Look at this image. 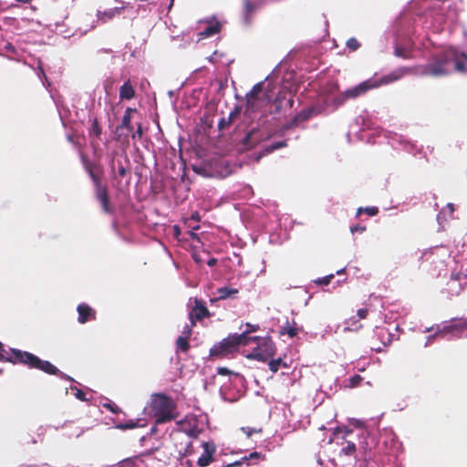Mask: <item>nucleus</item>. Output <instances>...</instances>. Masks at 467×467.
<instances>
[{
    "mask_svg": "<svg viewBox=\"0 0 467 467\" xmlns=\"http://www.w3.org/2000/svg\"><path fill=\"white\" fill-rule=\"evenodd\" d=\"M451 64L454 65V70L462 74H467V54L454 49H447L435 56L430 63L419 67V74L432 77L448 75L451 72Z\"/></svg>",
    "mask_w": 467,
    "mask_h": 467,
    "instance_id": "nucleus-1",
    "label": "nucleus"
},
{
    "mask_svg": "<svg viewBox=\"0 0 467 467\" xmlns=\"http://www.w3.org/2000/svg\"><path fill=\"white\" fill-rule=\"evenodd\" d=\"M150 409L155 418V424H163L177 419L179 413L173 400L164 393H155L150 397Z\"/></svg>",
    "mask_w": 467,
    "mask_h": 467,
    "instance_id": "nucleus-2",
    "label": "nucleus"
},
{
    "mask_svg": "<svg viewBox=\"0 0 467 467\" xmlns=\"http://www.w3.org/2000/svg\"><path fill=\"white\" fill-rule=\"evenodd\" d=\"M12 358L9 363L22 364L31 369H38L49 375H57L59 369L47 360H42L37 356L16 348H11Z\"/></svg>",
    "mask_w": 467,
    "mask_h": 467,
    "instance_id": "nucleus-3",
    "label": "nucleus"
},
{
    "mask_svg": "<svg viewBox=\"0 0 467 467\" xmlns=\"http://www.w3.org/2000/svg\"><path fill=\"white\" fill-rule=\"evenodd\" d=\"M264 82L256 83L245 96V109L249 113L263 109L271 101L267 92H264Z\"/></svg>",
    "mask_w": 467,
    "mask_h": 467,
    "instance_id": "nucleus-4",
    "label": "nucleus"
},
{
    "mask_svg": "<svg viewBox=\"0 0 467 467\" xmlns=\"http://www.w3.org/2000/svg\"><path fill=\"white\" fill-rule=\"evenodd\" d=\"M240 345H246V340H244V335L234 334L229 336L210 349V356L216 358H226L228 355L237 351Z\"/></svg>",
    "mask_w": 467,
    "mask_h": 467,
    "instance_id": "nucleus-5",
    "label": "nucleus"
},
{
    "mask_svg": "<svg viewBox=\"0 0 467 467\" xmlns=\"http://www.w3.org/2000/svg\"><path fill=\"white\" fill-rule=\"evenodd\" d=\"M101 173L99 170H94L90 171L88 174L93 182L95 195L101 205L103 213L110 214L113 213V208L110 205L108 187L101 182Z\"/></svg>",
    "mask_w": 467,
    "mask_h": 467,
    "instance_id": "nucleus-6",
    "label": "nucleus"
},
{
    "mask_svg": "<svg viewBox=\"0 0 467 467\" xmlns=\"http://www.w3.org/2000/svg\"><path fill=\"white\" fill-rule=\"evenodd\" d=\"M257 340V346L247 356V358L249 359L265 362L275 355V345L270 337H262Z\"/></svg>",
    "mask_w": 467,
    "mask_h": 467,
    "instance_id": "nucleus-7",
    "label": "nucleus"
},
{
    "mask_svg": "<svg viewBox=\"0 0 467 467\" xmlns=\"http://www.w3.org/2000/svg\"><path fill=\"white\" fill-rule=\"evenodd\" d=\"M419 74V67H400L387 75H384L379 80L373 81L374 87L379 88L383 85H389L390 83L396 82L406 76L417 75Z\"/></svg>",
    "mask_w": 467,
    "mask_h": 467,
    "instance_id": "nucleus-8",
    "label": "nucleus"
},
{
    "mask_svg": "<svg viewBox=\"0 0 467 467\" xmlns=\"http://www.w3.org/2000/svg\"><path fill=\"white\" fill-rule=\"evenodd\" d=\"M210 317L211 313L205 304L202 300L195 299V306L189 314V319L192 323V327L196 325V321H201L203 318Z\"/></svg>",
    "mask_w": 467,
    "mask_h": 467,
    "instance_id": "nucleus-9",
    "label": "nucleus"
},
{
    "mask_svg": "<svg viewBox=\"0 0 467 467\" xmlns=\"http://www.w3.org/2000/svg\"><path fill=\"white\" fill-rule=\"evenodd\" d=\"M203 451L197 461L200 467H206L214 461V453L216 452V446L213 442H202Z\"/></svg>",
    "mask_w": 467,
    "mask_h": 467,
    "instance_id": "nucleus-10",
    "label": "nucleus"
},
{
    "mask_svg": "<svg viewBox=\"0 0 467 467\" xmlns=\"http://www.w3.org/2000/svg\"><path fill=\"white\" fill-rule=\"evenodd\" d=\"M375 88L376 87H374L373 81L367 80V81H364V82L358 84V86H356L352 88L347 89L344 92V97H345V99H355V98L366 93L368 90H369L371 88Z\"/></svg>",
    "mask_w": 467,
    "mask_h": 467,
    "instance_id": "nucleus-11",
    "label": "nucleus"
},
{
    "mask_svg": "<svg viewBox=\"0 0 467 467\" xmlns=\"http://www.w3.org/2000/svg\"><path fill=\"white\" fill-rule=\"evenodd\" d=\"M265 3H261L260 0H243V14L244 19L246 24H249L252 20L253 15Z\"/></svg>",
    "mask_w": 467,
    "mask_h": 467,
    "instance_id": "nucleus-12",
    "label": "nucleus"
},
{
    "mask_svg": "<svg viewBox=\"0 0 467 467\" xmlns=\"http://www.w3.org/2000/svg\"><path fill=\"white\" fill-rule=\"evenodd\" d=\"M133 112H137V109L132 108L126 109L124 115L122 117L121 123L116 128L117 134L115 139L117 140H120L122 136L120 133H119V130L126 129L130 132L132 131L133 128L131 126V113Z\"/></svg>",
    "mask_w": 467,
    "mask_h": 467,
    "instance_id": "nucleus-13",
    "label": "nucleus"
},
{
    "mask_svg": "<svg viewBox=\"0 0 467 467\" xmlns=\"http://www.w3.org/2000/svg\"><path fill=\"white\" fill-rule=\"evenodd\" d=\"M77 311L78 313V321L80 324H85L96 318V312L87 304H79L77 307Z\"/></svg>",
    "mask_w": 467,
    "mask_h": 467,
    "instance_id": "nucleus-14",
    "label": "nucleus"
},
{
    "mask_svg": "<svg viewBox=\"0 0 467 467\" xmlns=\"http://www.w3.org/2000/svg\"><path fill=\"white\" fill-rule=\"evenodd\" d=\"M241 108L239 106H235L234 109L229 113L228 117L222 118L218 122L219 130H224L228 129L235 119L240 115Z\"/></svg>",
    "mask_w": 467,
    "mask_h": 467,
    "instance_id": "nucleus-15",
    "label": "nucleus"
},
{
    "mask_svg": "<svg viewBox=\"0 0 467 467\" xmlns=\"http://www.w3.org/2000/svg\"><path fill=\"white\" fill-rule=\"evenodd\" d=\"M124 9H125L124 6H119V7L109 8V10H106L104 12L98 11L97 17L102 23H107L108 21L113 19L114 17L121 15V13L123 12Z\"/></svg>",
    "mask_w": 467,
    "mask_h": 467,
    "instance_id": "nucleus-16",
    "label": "nucleus"
},
{
    "mask_svg": "<svg viewBox=\"0 0 467 467\" xmlns=\"http://www.w3.org/2000/svg\"><path fill=\"white\" fill-rule=\"evenodd\" d=\"M238 293L239 290L237 288L227 286L220 287L216 291L217 296L211 299V303L216 302L218 300H225L227 298H234Z\"/></svg>",
    "mask_w": 467,
    "mask_h": 467,
    "instance_id": "nucleus-17",
    "label": "nucleus"
},
{
    "mask_svg": "<svg viewBox=\"0 0 467 467\" xmlns=\"http://www.w3.org/2000/svg\"><path fill=\"white\" fill-rule=\"evenodd\" d=\"M368 314V310L367 308H360L357 312L358 319L356 317H351L349 319L346 321V324L348 326V328L349 330H358L362 326L358 324L359 320L365 319Z\"/></svg>",
    "mask_w": 467,
    "mask_h": 467,
    "instance_id": "nucleus-18",
    "label": "nucleus"
},
{
    "mask_svg": "<svg viewBox=\"0 0 467 467\" xmlns=\"http://www.w3.org/2000/svg\"><path fill=\"white\" fill-rule=\"evenodd\" d=\"M136 95L135 89L132 87L130 80L128 79L124 82V84L119 88V99L121 100H130Z\"/></svg>",
    "mask_w": 467,
    "mask_h": 467,
    "instance_id": "nucleus-19",
    "label": "nucleus"
},
{
    "mask_svg": "<svg viewBox=\"0 0 467 467\" xmlns=\"http://www.w3.org/2000/svg\"><path fill=\"white\" fill-rule=\"evenodd\" d=\"M299 331L296 322L293 319L292 323L286 321L285 325L283 326L279 330V335H287L290 338L295 337Z\"/></svg>",
    "mask_w": 467,
    "mask_h": 467,
    "instance_id": "nucleus-20",
    "label": "nucleus"
},
{
    "mask_svg": "<svg viewBox=\"0 0 467 467\" xmlns=\"http://www.w3.org/2000/svg\"><path fill=\"white\" fill-rule=\"evenodd\" d=\"M314 109L312 108L300 111L292 119V124H296L298 126L301 122L308 120L312 117Z\"/></svg>",
    "mask_w": 467,
    "mask_h": 467,
    "instance_id": "nucleus-21",
    "label": "nucleus"
},
{
    "mask_svg": "<svg viewBox=\"0 0 467 467\" xmlns=\"http://www.w3.org/2000/svg\"><path fill=\"white\" fill-rule=\"evenodd\" d=\"M259 459L265 460V456L260 452L254 451V452H251L248 456L243 457L241 461H236L233 463H229L224 467H237V466H241L243 462H246L247 461L259 460Z\"/></svg>",
    "mask_w": 467,
    "mask_h": 467,
    "instance_id": "nucleus-22",
    "label": "nucleus"
},
{
    "mask_svg": "<svg viewBox=\"0 0 467 467\" xmlns=\"http://www.w3.org/2000/svg\"><path fill=\"white\" fill-rule=\"evenodd\" d=\"M102 134V128L99 123V120L97 118H94L91 120L90 128L88 129V135L89 137H95L96 139L100 140V136Z\"/></svg>",
    "mask_w": 467,
    "mask_h": 467,
    "instance_id": "nucleus-23",
    "label": "nucleus"
},
{
    "mask_svg": "<svg viewBox=\"0 0 467 467\" xmlns=\"http://www.w3.org/2000/svg\"><path fill=\"white\" fill-rule=\"evenodd\" d=\"M221 30V25L216 23L215 25H209L205 29L199 33L200 38H205L218 34Z\"/></svg>",
    "mask_w": 467,
    "mask_h": 467,
    "instance_id": "nucleus-24",
    "label": "nucleus"
},
{
    "mask_svg": "<svg viewBox=\"0 0 467 467\" xmlns=\"http://www.w3.org/2000/svg\"><path fill=\"white\" fill-rule=\"evenodd\" d=\"M394 55L403 59H411L413 57V55L410 49L399 45L395 46L394 47Z\"/></svg>",
    "mask_w": 467,
    "mask_h": 467,
    "instance_id": "nucleus-25",
    "label": "nucleus"
},
{
    "mask_svg": "<svg viewBox=\"0 0 467 467\" xmlns=\"http://www.w3.org/2000/svg\"><path fill=\"white\" fill-rule=\"evenodd\" d=\"M245 327H246L245 330H244L243 333H241L240 335H244V340H246V345L248 344V342L250 340L255 341V340L259 339V337H247V335L249 333L257 331L259 329L258 325H253L250 323H246Z\"/></svg>",
    "mask_w": 467,
    "mask_h": 467,
    "instance_id": "nucleus-26",
    "label": "nucleus"
},
{
    "mask_svg": "<svg viewBox=\"0 0 467 467\" xmlns=\"http://www.w3.org/2000/svg\"><path fill=\"white\" fill-rule=\"evenodd\" d=\"M81 161H82L84 170L88 173L90 172V171H94V170H99V172H102V167L100 165H98V164L92 162L91 161H89L87 156L82 155Z\"/></svg>",
    "mask_w": 467,
    "mask_h": 467,
    "instance_id": "nucleus-27",
    "label": "nucleus"
},
{
    "mask_svg": "<svg viewBox=\"0 0 467 467\" xmlns=\"http://www.w3.org/2000/svg\"><path fill=\"white\" fill-rule=\"evenodd\" d=\"M256 132V130L255 129H253L251 131H249L245 137L244 138L243 140V144L246 147V148H254L257 143H258V140H253V136L254 134Z\"/></svg>",
    "mask_w": 467,
    "mask_h": 467,
    "instance_id": "nucleus-28",
    "label": "nucleus"
},
{
    "mask_svg": "<svg viewBox=\"0 0 467 467\" xmlns=\"http://www.w3.org/2000/svg\"><path fill=\"white\" fill-rule=\"evenodd\" d=\"M281 365L283 367H285V368L287 367L286 363L283 362L281 358H278L276 359L271 358V360L268 362L269 369L273 373H276L278 371V369H279Z\"/></svg>",
    "mask_w": 467,
    "mask_h": 467,
    "instance_id": "nucleus-29",
    "label": "nucleus"
},
{
    "mask_svg": "<svg viewBox=\"0 0 467 467\" xmlns=\"http://www.w3.org/2000/svg\"><path fill=\"white\" fill-rule=\"evenodd\" d=\"M176 346L182 352L186 353L190 349L189 338L180 336L176 340Z\"/></svg>",
    "mask_w": 467,
    "mask_h": 467,
    "instance_id": "nucleus-30",
    "label": "nucleus"
},
{
    "mask_svg": "<svg viewBox=\"0 0 467 467\" xmlns=\"http://www.w3.org/2000/svg\"><path fill=\"white\" fill-rule=\"evenodd\" d=\"M357 451V447L354 442L352 441H347L346 446H344L341 449V454H344L346 456H353Z\"/></svg>",
    "mask_w": 467,
    "mask_h": 467,
    "instance_id": "nucleus-31",
    "label": "nucleus"
},
{
    "mask_svg": "<svg viewBox=\"0 0 467 467\" xmlns=\"http://www.w3.org/2000/svg\"><path fill=\"white\" fill-rule=\"evenodd\" d=\"M379 212V208L376 206H368L366 208L359 207L357 210V215L359 216L361 213H367L368 216H375Z\"/></svg>",
    "mask_w": 467,
    "mask_h": 467,
    "instance_id": "nucleus-32",
    "label": "nucleus"
},
{
    "mask_svg": "<svg viewBox=\"0 0 467 467\" xmlns=\"http://www.w3.org/2000/svg\"><path fill=\"white\" fill-rule=\"evenodd\" d=\"M362 380L363 378L360 375L356 374L348 379V383L346 385V387L349 389L357 388L360 385Z\"/></svg>",
    "mask_w": 467,
    "mask_h": 467,
    "instance_id": "nucleus-33",
    "label": "nucleus"
},
{
    "mask_svg": "<svg viewBox=\"0 0 467 467\" xmlns=\"http://www.w3.org/2000/svg\"><path fill=\"white\" fill-rule=\"evenodd\" d=\"M136 427H138V422L133 420H130L125 423H119L116 425L117 429L122 430V431L134 429Z\"/></svg>",
    "mask_w": 467,
    "mask_h": 467,
    "instance_id": "nucleus-34",
    "label": "nucleus"
},
{
    "mask_svg": "<svg viewBox=\"0 0 467 467\" xmlns=\"http://www.w3.org/2000/svg\"><path fill=\"white\" fill-rule=\"evenodd\" d=\"M347 47L350 50V51H356L358 50L359 47H360V43L358 42V40L355 37H350L348 41H347Z\"/></svg>",
    "mask_w": 467,
    "mask_h": 467,
    "instance_id": "nucleus-35",
    "label": "nucleus"
},
{
    "mask_svg": "<svg viewBox=\"0 0 467 467\" xmlns=\"http://www.w3.org/2000/svg\"><path fill=\"white\" fill-rule=\"evenodd\" d=\"M242 431L246 434L247 437H252L253 434L261 433V428H253V427H243Z\"/></svg>",
    "mask_w": 467,
    "mask_h": 467,
    "instance_id": "nucleus-36",
    "label": "nucleus"
},
{
    "mask_svg": "<svg viewBox=\"0 0 467 467\" xmlns=\"http://www.w3.org/2000/svg\"><path fill=\"white\" fill-rule=\"evenodd\" d=\"M352 432H353V431H352L351 429L347 428V427H343V428H341V427H337V428H336V429L334 430V432H333V433H334V435H335V436H336V435H337V434H339V433H342V434H343L342 439H344V440H345V439H346V437H347L348 435L351 434Z\"/></svg>",
    "mask_w": 467,
    "mask_h": 467,
    "instance_id": "nucleus-37",
    "label": "nucleus"
},
{
    "mask_svg": "<svg viewBox=\"0 0 467 467\" xmlns=\"http://www.w3.org/2000/svg\"><path fill=\"white\" fill-rule=\"evenodd\" d=\"M286 146H287L286 140L277 141V142H275L272 145H270L267 148V151L268 152H272V151H274L275 150H278V149H281V148H285Z\"/></svg>",
    "mask_w": 467,
    "mask_h": 467,
    "instance_id": "nucleus-38",
    "label": "nucleus"
},
{
    "mask_svg": "<svg viewBox=\"0 0 467 467\" xmlns=\"http://www.w3.org/2000/svg\"><path fill=\"white\" fill-rule=\"evenodd\" d=\"M284 99H285V96H281V95H278L274 99L273 102H274V105L275 107V113H279L282 110V103H283Z\"/></svg>",
    "mask_w": 467,
    "mask_h": 467,
    "instance_id": "nucleus-39",
    "label": "nucleus"
},
{
    "mask_svg": "<svg viewBox=\"0 0 467 467\" xmlns=\"http://www.w3.org/2000/svg\"><path fill=\"white\" fill-rule=\"evenodd\" d=\"M334 278V275H327V276H324L322 278H318L316 283L317 285H327L331 280Z\"/></svg>",
    "mask_w": 467,
    "mask_h": 467,
    "instance_id": "nucleus-40",
    "label": "nucleus"
},
{
    "mask_svg": "<svg viewBox=\"0 0 467 467\" xmlns=\"http://www.w3.org/2000/svg\"><path fill=\"white\" fill-rule=\"evenodd\" d=\"M9 359H13L12 353L10 352V354H9V353L5 352V349H1L0 350V361L9 362Z\"/></svg>",
    "mask_w": 467,
    "mask_h": 467,
    "instance_id": "nucleus-41",
    "label": "nucleus"
},
{
    "mask_svg": "<svg viewBox=\"0 0 467 467\" xmlns=\"http://www.w3.org/2000/svg\"><path fill=\"white\" fill-rule=\"evenodd\" d=\"M103 407L107 408L109 411H111L114 414H118L120 412V409L113 403H105L103 404Z\"/></svg>",
    "mask_w": 467,
    "mask_h": 467,
    "instance_id": "nucleus-42",
    "label": "nucleus"
},
{
    "mask_svg": "<svg viewBox=\"0 0 467 467\" xmlns=\"http://www.w3.org/2000/svg\"><path fill=\"white\" fill-rule=\"evenodd\" d=\"M367 230V227L364 226V225H360V224H357V225H354V226H351L350 227V231L352 234H355V233H364L365 231Z\"/></svg>",
    "mask_w": 467,
    "mask_h": 467,
    "instance_id": "nucleus-43",
    "label": "nucleus"
},
{
    "mask_svg": "<svg viewBox=\"0 0 467 467\" xmlns=\"http://www.w3.org/2000/svg\"><path fill=\"white\" fill-rule=\"evenodd\" d=\"M192 327H192V324L186 325L182 330V337H186L187 338H190V337L192 336Z\"/></svg>",
    "mask_w": 467,
    "mask_h": 467,
    "instance_id": "nucleus-44",
    "label": "nucleus"
},
{
    "mask_svg": "<svg viewBox=\"0 0 467 467\" xmlns=\"http://www.w3.org/2000/svg\"><path fill=\"white\" fill-rule=\"evenodd\" d=\"M217 373L222 376H229L233 374V372L225 367H219L217 368Z\"/></svg>",
    "mask_w": 467,
    "mask_h": 467,
    "instance_id": "nucleus-45",
    "label": "nucleus"
},
{
    "mask_svg": "<svg viewBox=\"0 0 467 467\" xmlns=\"http://www.w3.org/2000/svg\"><path fill=\"white\" fill-rule=\"evenodd\" d=\"M143 134L142 126L141 123H137V130L132 134V138L135 139L136 137L141 138Z\"/></svg>",
    "mask_w": 467,
    "mask_h": 467,
    "instance_id": "nucleus-46",
    "label": "nucleus"
},
{
    "mask_svg": "<svg viewBox=\"0 0 467 467\" xmlns=\"http://www.w3.org/2000/svg\"><path fill=\"white\" fill-rule=\"evenodd\" d=\"M113 84H114V80L111 78H108L105 81L104 88H105V90L107 93H109V90L112 88Z\"/></svg>",
    "mask_w": 467,
    "mask_h": 467,
    "instance_id": "nucleus-47",
    "label": "nucleus"
},
{
    "mask_svg": "<svg viewBox=\"0 0 467 467\" xmlns=\"http://www.w3.org/2000/svg\"><path fill=\"white\" fill-rule=\"evenodd\" d=\"M296 127H297V125H296V124H292V119H291L289 122L285 123V124L282 127V130H283V131H286V130H289L294 129V128H296Z\"/></svg>",
    "mask_w": 467,
    "mask_h": 467,
    "instance_id": "nucleus-48",
    "label": "nucleus"
},
{
    "mask_svg": "<svg viewBox=\"0 0 467 467\" xmlns=\"http://www.w3.org/2000/svg\"><path fill=\"white\" fill-rule=\"evenodd\" d=\"M76 397H77V399H78L79 400H82V401H85L87 400L85 392H83L80 389H78V391L76 393Z\"/></svg>",
    "mask_w": 467,
    "mask_h": 467,
    "instance_id": "nucleus-49",
    "label": "nucleus"
},
{
    "mask_svg": "<svg viewBox=\"0 0 467 467\" xmlns=\"http://www.w3.org/2000/svg\"><path fill=\"white\" fill-rule=\"evenodd\" d=\"M118 173L120 177H125L127 174V169L123 165H119Z\"/></svg>",
    "mask_w": 467,
    "mask_h": 467,
    "instance_id": "nucleus-50",
    "label": "nucleus"
},
{
    "mask_svg": "<svg viewBox=\"0 0 467 467\" xmlns=\"http://www.w3.org/2000/svg\"><path fill=\"white\" fill-rule=\"evenodd\" d=\"M216 264H217V259H215V258H211L207 262V265L209 266H214Z\"/></svg>",
    "mask_w": 467,
    "mask_h": 467,
    "instance_id": "nucleus-51",
    "label": "nucleus"
},
{
    "mask_svg": "<svg viewBox=\"0 0 467 467\" xmlns=\"http://www.w3.org/2000/svg\"><path fill=\"white\" fill-rule=\"evenodd\" d=\"M447 207H448V209L450 210V212L451 213L454 212V205H453V203H448Z\"/></svg>",
    "mask_w": 467,
    "mask_h": 467,
    "instance_id": "nucleus-52",
    "label": "nucleus"
},
{
    "mask_svg": "<svg viewBox=\"0 0 467 467\" xmlns=\"http://www.w3.org/2000/svg\"><path fill=\"white\" fill-rule=\"evenodd\" d=\"M67 140L70 141L73 144H76V141H75L74 137L72 135H67Z\"/></svg>",
    "mask_w": 467,
    "mask_h": 467,
    "instance_id": "nucleus-53",
    "label": "nucleus"
},
{
    "mask_svg": "<svg viewBox=\"0 0 467 467\" xmlns=\"http://www.w3.org/2000/svg\"><path fill=\"white\" fill-rule=\"evenodd\" d=\"M287 105L289 108H292L293 107V104H294V100L292 99H288L287 101H286Z\"/></svg>",
    "mask_w": 467,
    "mask_h": 467,
    "instance_id": "nucleus-54",
    "label": "nucleus"
},
{
    "mask_svg": "<svg viewBox=\"0 0 467 467\" xmlns=\"http://www.w3.org/2000/svg\"><path fill=\"white\" fill-rule=\"evenodd\" d=\"M16 2H19V3H24V4H29L31 3L33 0H16Z\"/></svg>",
    "mask_w": 467,
    "mask_h": 467,
    "instance_id": "nucleus-55",
    "label": "nucleus"
},
{
    "mask_svg": "<svg viewBox=\"0 0 467 467\" xmlns=\"http://www.w3.org/2000/svg\"><path fill=\"white\" fill-rule=\"evenodd\" d=\"M33 467H50L48 463H43L40 466H33Z\"/></svg>",
    "mask_w": 467,
    "mask_h": 467,
    "instance_id": "nucleus-56",
    "label": "nucleus"
},
{
    "mask_svg": "<svg viewBox=\"0 0 467 467\" xmlns=\"http://www.w3.org/2000/svg\"><path fill=\"white\" fill-rule=\"evenodd\" d=\"M344 272H345V268L338 270V271L337 272V275H341V274H342V273H344Z\"/></svg>",
    "mask_w": 467,
    "mask_h": 467,
    "instance_id": "nucleus-57",
    "label": "nucleus"
},
{
    "mask_svg": "<svg viewBox=\"0 0 467 467\" xmlns=\"http://www.w3.org/2000/svg\"><path fill=\"white\" fill-rule=\"evenodd\" d=\"M175 232L179 233V227L177 225L174 226Z\"/></svg>",
    "mask_w": 467,
    "mask_h": 467,
    "instance_id": "nucleus-58",
    "label": "nucleus"
},
{
    "mask_svg": "<svg viewBox=\"0 0 467 467\" xmlns=\"http://www.w3.org/2000/svg\"><path fill=\"white\" fill-rule=\"evenodd\" d=\"M364 370H365V368H358V371H360V372H362V371H364Z\"/></svg>",
    "mask_w": 467,
    "mask_h": 467,
    "instance_id": "nucleus-59",
    "label": "nucleus"
},
{
    "mask_svg": "<svg viewBox=\"0 0 467 467\" xmlns=\"http://www.w3.org/2000/svg\"><path fill=\"white\" fill-rule=\"evenodd\" d=\"M3 347H4L3 344L0 342V350L4 349Z\"/></svg>",
    "mask_w": 467,
    "mask_h": 467,
    "instance_id": "nucleus-60",
    "label": "nucleus"
},
{
    "mask_svg": "<svg viewBox=\"0 0 467 467\" xmlns=\"http://www.w3.org/2000/svg\"><path fill=\"white\" fill-rule=\"evenodd\" d=\"M260 1H261V3H265V0H260Z\"/></svg>",
    "mask_w": 467,
    "mask_h": 467,
    "instance_id": "nucleus-61",
    "label": "nucleus"
}]
</instances>
